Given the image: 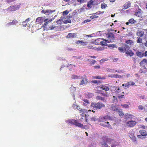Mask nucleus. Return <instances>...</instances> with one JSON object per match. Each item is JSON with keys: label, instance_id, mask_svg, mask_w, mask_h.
Instances as JSON below:
<instances>
[{"label": "nucleus", "instance_id": "56", "mask_svg": "<svg viewBox=\"0 0 147 147\" xmlns=\"http://www.w3.org/2000/svg\"><path fill=\"white\" fill-rule=\"evenodd\" d=\"M30 20V18H28L27 19L25 20V21H24L23 22V23L24 24L25 23H28Z\"/></svg>", "mask_w": 147, "mask_h": 147}, {"label": "nucleus", "instance_id": "7", "mask_svg": "<svg viewBox=\"0 0 147 147\" xmlns=\"http://www.w3.org/2000/svg\"><path fill=\"white\" fill-rule=\"evenodd\" d=\"M129 48V46L126 44L123 45V46L120 47L118 48V50L121 53H124L125 52L127 49Z\"/></svg>", "mask_w": 147, "mask_h": 147}, {"label": "nucleus", "instance_id": "46", "mask_svg": "<svg viewBox=\"0 0 147 147\" xmlns=\"http://www.w3.org/2000/svg\"><path fill=\"white\" fill-rule=\"evenodd\" d=\"M96 61L95 60L92 59L90 60V64L91 65H92L96 63Z\"/></svg>", "mask_w": 147, "mask_h": 147}, {"label": "nucleus", "instance_id": "58", "mask_svg": "<svg viewBox=\"0 0 147 147\" xmlns=\"http://www.w3.org/2000/svg\"><path fill=\"white\" fill-rule=\"evenodd\" d=\"M140 127L143 129H146V126H145L144 125H140Z\"/></svg>", "mask_w": 147, "mask_h": 147}, {"label": "nucleus", "instance_id": "3", "mask_svg": "<svg viewBox=\"0 0 147 147\" xmlns=\"http://www.w3.org/2000/svg\"><path fill=\"white\" fill-rule=\"evenodd\" d=\"M92 106L94 108L96 109H100L105 107V105L100 101L96 103H94L92 104Z\"/></svg>", "mask_w": 147, "mask_h": 147}, {"label": "nucleus", "instance_id": "19", "mask_svg": "<svg viewBox=\"0 0 147 147\" xmlns=\"http://www.w3.org/2000/svg\"><path fill=\"white\" fill-rule=\"evenodd\" d=\"M141 66H144L146 64H147V60L146 59H144L142 60L140 63Z\"/></svg>", "mask_w": 147, "mask_h": 147}, {"label": "nucleus", "instance_id": "26", "mask_svg": "<svg viewBox=\"0 0 147 147\" xmlns=\"http://www.w3.org/2000/svg\"><path fill=\"white\" fill-rule=\"evenodd\" d=\"M93 78L94 79H106L105 77H101L100 76H93Z\"/></svg>", "mask_w": 147, "mask_h": 147}, {"label": "nucleus", "instance_id": "37", "mask_svg": "<svg viewBox=\"0 0 147 147\" xmlns=\"http://www.w3.org/2000/svg\"><path fill=\"white\" fill-rule=\"evenodd\" d=\"M107 6V5L104 3L101 4V7L102 9H105Z\"/></svg>", "mask_w": 147, "mask_h": 147}, {"label": "nucleus", "instance_id": "8", "mask_svg": "<svg viewBox=\"0 0 147 147\" xmlns=\"http://www.w3.org/2000/svg\"><path fill=\"white\" fill-rule=\"evenodd\" d=\"M136 124V122L135 121H128L126 123L127 126L130 127H134Z\"/></svg>", "mask_w": 147, "mask_h": 147}, {"label": "nucleus", "instance_id": "44", "mask_svg": "<svg viewBox=\"0 0 147 147\" xmlns=\"http://www.w3.org/2000/svg\"><path fill=\"white\" fill-rule=\"evenodd\" d=\"M87 42H84L82 40V42H81V45L83 46H85L86 45L88 44Z\"/></svg>", "mask_w": 147, "mask_h": 147}, {"label": "nucleus", "instance_id": "24", "mask_svg": "<svg viewBox=\"0 0 147 147\" xmlns=\"http://www.w3.org/2000/svg\"><path fill=\"white\" fill-rule=\"evenodd\" d=\"M111 109L113 111H118L119 110V109L116 107V105L112 104L111 106Z\"/></svg>", "mask_w": 147, "mask_h": 147}, {"label": "nucleus", "instance_id": "63", "mask_svg": "<svg viewBox=\"0 0 147 147\" xmlns=\"http://www.w3.org/2000/svg\"><path fill=\"white\" fill-rule=\"evenodd\" d=\"M15 0H7V2L8 3H10L14 1Z\"/></svg>", "mask_w": 147, "mask_h": 147}, {"label": "nucleus", "instance_id": "16", "mask_svg": "<svg viewBox=\"0 0 147 147\" xmlns=\"http://www.w3.org/2000/svg\"><path fill=\"white\" fill-rule=\"evenodd\" d=\"M136 20H134L133 18H131L129 20L128 22H126V24L127 25H128L129 24H130L132 25L136 23Z\"/></svg>", "mask_w": 147, "mask_h": 147}, {"label": "nucleus", "instance_id": "34", "mask_svg": "<svg viewBox=\"0 0 147 147\" xmlns=\"http://www.w3.org/2000/svg\"><path fill=\"white\" fill-rule=\"evenodd\" d=\"M137 42L138 43H141L142 42V39L141 38L139 37H137Z\"/></svg>", "mask_w": 147, "mask_h": 147}, {"label": "nucleus", "instance_id": "49", "mask_svg": "<svg viewBox=\"0 0 147 147\" xmlns=\"http://www.w3.org/2000/svg\"><path fill=\"white\" fill-rule=\"evenodd\" d=\"M135 15L136 16H137L138 17H140L141 16V13H140L136 11V12L135 13Z\"/></svg>", "mask_w": 147, "mask_h": 147}, {"label": "nucleus", "instance_id": "36", "mask_svg": "<svg viewBox=\"0 0 147 147\" xmlns=\"http://www.w3.org/2000/svg\"><path fill=\"white\" fill-rule=\"evenodd\" d=\"M127 83L129 84V87H130L131 86H136V85H135V84L134 82H132L131 81L127 82Z\"/></svg>", "mask_w": 147, "mask_h": 147}, {"label": "nucleus", "instance_id": "15", "mask_svg": "<svg viewBox=\"0 0 147 147\" xmlns=\"http://www.w3.org/2000/svg\"><path fill=\"white\" fill-rule=\"evenodd\" d=\"M52 21V19L49 20L48 19H45L44 21L45 23L42 24V27H45L49 23L51 22Z\"/></svg>", "mask_w": 147, "mask_h": 147}, {"label": "nucleus", "instance_id": "57", "mask_svg": "<svg viewBox=\"0 0 147 147\" xmlns=\"http://www.w3.org/2000/svg\"><path fill=\"white\" fill-rule=\"evenodd\" d=\"M82 114H81V116L82 117L81 119H83V118H82L83 117H84V116H85V115H86V114H84V113H83V112L82 113Z\"/></svg>", "mask_w": 147, "mask_h": 147}, {"label": "nucleus", "instance_id": "48", "mask_svg": "<svg viewBox=\"0 0 147 147\" xmlns=\"http://www.w3.org/2000/svg\"><path fill=\"white\" fill-rule=\"evenodd\" d=\"M87 48H88V49H93L94 48V47H93V46L91 45H90L88 46L87 47Z\"/></svg>", "mask_w": 147, "mask_h": 147}, {"label": "nucleus", "instance_id": "28", "mask_svg": "<svg viewBox=\"0 0 147 147\" xmlns=\"http://www.w3.org/2000/svg\"><path fill=\"white\" fill-rule=\"evenodd\" d=\"M108 47H109L111 49H113L114 48H117V45L114 44H109L108 46Z\"/></svg>", "mask_w": 147, "mask_h": 147}, {"label": "nucleus", "instance_id": "53", "mask_svg": "<svg viewBox=\"0 0 147 147\" xmlns=\"http://www.w3.org/2000/svg\"><path fill=\"white\" fill-rule=\"evenodd\" d=\"M118 97L119 99L125 98V97H124V95H119Z\"/></svg>", "mask_w": 147, "mask_h": 147}, {"label": "nucleus", "instance_id": "43", "mask_svg": "<svg viewBox=\"0 0 147 147\" xmlns=\"http://www.w3.org/2000/svg\"><path fill=\"white\" fill-rule=\"evenodd\" d=\"M91 121H99V119H97L96 117H93L91 119Z\"/></svg>", "mask_w": 147, "mask_h": 147}, {"label": "nucleus", "instance_id": "10", "mask_svg": "<svg viewBox=\"0 0 147 147\" xmlns=\"http://www.w3.org/2000/svg\"><path fill=\"white\" fill-rule=\"evenodd\" d=\"M45 19L43 17H39L36 19V22L37 24H41L44 22Z\"/></svg>", "mask_w": 147, "mask_h": 147}, {"label": "nucleus", "instance_id": "9", "mask_svg": "<svg viewBox=\"0 0 147 147\" xmlns=\"http://www.w3.org/2000/svg\"><path fill=\"white\" fill-rule=\"evenodd\" d=\"M19 5H11L8 8L9 11H14L18 9L19 8Z\"/></svg>", "mask_w": 147, "mask_h": 147}, {"label": "nucleus", "instance_id": "59", "mask_svg": "<svg viewBox=\"0 0 147 147\" xmlns=\"http://www.w3.org/2000/svg\"><path fill=\"white\" fill-rule=\"evenodd\" d=\"M139 109L140 110H142L143 109V107L142 105H140L138 107Z\"/></svg>", "mask_w": 147, "mask_h": 147}, {"label": "nucleus", "instance_id": "51", "mask_svg": "<svg viewBox=\"0 0 147 147\" xmlns=\"http://www.w3.org/2000/svg\"><path fill=\"white\" fill-rule=\"evenodd\" d=\"M69 11L67 10H65L63 12V15H66L69 13Z\"/></svg>", "mask_w": 147, "mask_h": 147}, {"label": "nucleus", "instance_id": "31", "mask_svg": "<svg viewBox=\"0 0 147 147\" xmlns=\"http://www.w3.org/2000/svg\"><path fill=\"white\" fill-rule=\"evenodd\" d=\"M71 78L72 79H80V77L76 75H73Z\"/></svg>", "mask_w": 147, "mask_h": 147}, {"label": "nucleus", "instance_id": "54", "mask_svg": "<svg viewBox=\"0 0 147 147\" xmlns=\"http://www.w3.org/2000/svg\"><path fill=\"white\" fill-rule=\"evenodd\" d=\"M45 11L46 12V14L47 13H49L50 14V13H52L53 12V11L49 9L45 10Z\"/></svg>", "mask_w": 147, "mask_h": 147}, {"label": "nucleus", "instance_id": "45", "mask_svg": "<svg viewBox=\"0 0 147 147\" xmlns=\"http://www.w3.org/2000/svg\"><path fill=\"white\" fill-rule=\"evenodd\" d=\"M63 22L65 24H66L68 23H71V21L70 20H64Z\"/></svg>", "mask_w": 147, "mask_h": 147}, {"label": "nucleus", "instance_id": "52", "mask_svg": "<svg viewBox=\"0 0 147 147\" xmlns=\"http://www.w3.org/2000/svg\"><path fill=\"white\" fill-rule=\"evenodd\" d=\"M121 105L123 107L125 108H128L129 107V105L127 104H125L122 105Z\"/></svg>", "mask_w": 147, "mask_h": 147}, {"label": "nucleus", "instance_id": "11", "mask_svg": "<svg viewBox=\"0 0 147 147\" xmlns=\"http://www.w3.org/2000/svg\"><path fill=\"white\" fill-rule=\"evenodd\" d=\"M139 133L141 135H138L137 136L138 138H140L141 136H146L147 135L146 131L144 130H141L139 131Z\"/></svg>", "mask_w": 147, "mask_h": 147}, {"label": "nucleus", "instance_id": "40", "mask_svg": "<svg viewBox=\"0 0 147 147\" xmlns=\"http://www.w3.org/2000/svg\"><path fill=\"white\" fill-rule=\"evenodd\" d=\"M112 77L114 78H122L121 76L117 74H113Z\"/></svg>", "mask_w": 147, "mask_h": 147}, {"label": "nucleus", "instance_id": "60", "mask_svg": "<svg viewBox=\"0 0 147 147\" xmlns=\"http://www.w3.org/2000/svg\"><path fill=\"white\" fill-rule=\"evenodd\" d=\"M100 67V66L99 65H96L94 66V69H99Z\"/></svg>", "mask_w": 147, "mask_h": 147}, {"label": "nucleus", "instance_id": "32", "mask_svg": "<svg viewBox=\"0 0 147 147\" xmlns=\"http://www.w3.org/2000/svg\"><path fill=\"white\" fill-rule=\"evenodd\" d=\"M93 3V1L92 0H90L87 4V7H92Z\"/></svg>", "mask_w": 147, "mask_h": 147}, {"label": "nucleus", "instance_id": "39", "mask_svg": "<svg viewBox=\"0 0 147 147\" xmlns=\"http://www.w3.org/2000/svg\"><path fill=\"white\" fill-rule=\"evenodd\" d=\"M125 117L126 119H127L129 118H131L132 117V115L130 114L127 113L125 115Z\"/></svg>", "mask_w": 147, "mask_h": 147}, {"label": "nucleus", "instance_id": "47", "mask_svg": "<svg viewBox=\"0 0 147 147\" xmlns=\"http://www.w3.org/2000/svg\"><path fill=\"white\" fill-rule=\"evenodd\" d=\"M108 60L107 58L102 59L100 61V63H103L104 61H107Z\"/></svg>", "mask_w": 147, "mask_h": 147}, {"label": "nucleus", "instance_id": "42", "mask_svg": "<svg viewBox=\"0 0 147 147\" xmlns=\"http://www.w3.org/2000/svg\"><path fill=\"white\" fill-rule=\"evenodd\" d=\"M129 84L127 83V82L126 84H123L122 85V86H125V88H128L129 87Z\"/></svg>", "mask_w": 147, "mask_h": 147}, {"label": "nucleus", "instance_id": "35", "mask_svg": "<svg viewBox=\"0 0 147 147\" xmlns=\"http://www.w3.org/2000/svg\"><path fill=\"white\" fill-rule=\"evenodd\" d=\"M78 110L79 111V112L80 113H81L83 112V113H87V111L85 109H82L81 108H80V109H79Z\"/></svg>", "mask_w": 147, "mask_h": 147}, {"label": "nucleus", "instance_id": "38", "mask_svg": "<svg viewBox=\"0 0 147 147\" xmlns=\"http://www.w3.org/2000/svg\"><path fill=\"white\" fill-rule=\"evenodd\" d=\"M73 107L74 109H77L78 110L80 109V106H78L77 105H76V104H73Z\"/></svg>", "mask_w": 147, "mask_h": 147}, {"label": "nucleus", "instance_id": "61", "mask_svg": "<svg viewBox=\"0 0 147 147\" xmlns=\"http://www.w3.org/2000/svg\"><path fill=\"white\" fill-rule=\"evenodd\" d=\"M87 104H89L90 102H89V100L87 99H85L83 100Z\"/></svg>", "mask_w": 147, "mask_h": 147}, {"label": "nucleus", "instance_id": "6", "mask_svg": "<svg viewBox=\"0 0 147 147\" xmlns=\"http://www.w3.org/2000/svg\"><path fill=\"white\" fill-rule=\"evenodd\" d=\"M81 79L82 80L81 81L80 83V86L82 85H86L88 83V79L85 75L83 77H82Z\"/></svg>", "mask_w": 147, "mask_h": 147}, {"label": "nucleus", "instance_id": "22", "mask_svg": "<svg viewBox=\"0 0 147 147\" xmlns=\"http://www.w3.org/2000/svg\"><path fill=\"white\" fill-rule=\"evenodd\" d=\"M109 118V116L108 115L104 117H101L99 119V121H103L105 120H107Z\"/></svg>", "mask_w": 147, "mask_h": 147}, {"label": "nucleus", "instance_id": "12", "mask_svg": "<svg viewBox=\"0 0 147 147\" xmlns=\"http://www.w3.org/2000/svg\"><path fill=\"white\" fill-rule=\"evenodd\" d=\"M128 136L134 142H136V137L134 136L133 133L132 132H129L128 133Z\"/></svg>", "mask_w": 147, "mask_h": 147}, {"label": "nucleus", "instance_id": "20", "mask_svg": "<svg viewBox=\"0 0 147 147\" xmlns=\"http://www.w3.org/2000/svg\"><path fill=\"white\" fill-rule=\"evenodd\" d=\"M96 98L98 100L102 101L105 102H106L105 99L104 97H102L100 96H97Z\"/></svg>", "mask_w": 147, "mask_h": 147}, {"label": "nucleus", "instance_id": "29", "mask_svg": "<svg viewBox=\"0 0 147 147\" xmlns=\"http://www.w3.org/2000/svg\"><path fill=\"white\" fill-rule=\"evenodd\" d=\"M142 52L138 51L136 52V55L139 57L142 58Z\"/></svg>", "mask_w": 147, "mask_h": 147}, {"label": "nucleus", "instance_id": "25", "mask_svg": "<svg viewBox=\"0 0 147 147\" xmlns=\"http://www.w3.org/2000/svg\"><path fill=\"white\" fill-rule=\"evenodd\" d=\"M114 88H115V91L114 92H113L114 93L116 94H118L121 92L119 87L115 88V87H114Z\"/></svg>", "mask_w": 147, "mask_h": 147}, {"label": "nucleus", "instance_id": "13", "mask_svg": "<svg viewBox=\"0 0 147 147\" xmlns=\"http://www.w3.org/2000/svg\"><path fill=\"white\" fill-rule=\"evenodd\" d=\"M100 125L101 126H103L104 127H107L109 128L112 129V127L111 125L109 124V123L108 122H105V124H103L102 123H100Z\"/></svg>", "mask_w": 147, "mask_h": 147}, {"label": "nucleus", "instance_id": "23", "mask_svg": "<svg viewBox=\"0 0 147 147\" xmlns=\"http://www.w3.org/2000/svg\"><path fill=\"white\" fill-rule=\"evenodd\" d=\"M144 34V32L142 31H138L136 33L137 36H140V37H142Z\"/></svg>", "mask_w": 147, "mask_h": 147}, {"label": "nucleus", "instance_id": "4", "mask_svg": "<svg viewBox=\"0 0 147 147\" xmlns=\"http://www.w3.org/2000/svg\"><path fill=\"white\" fill-rule=\"evenodd\" d=\"M106 37L107 38V40L103 39V40L106 41L108 43L113 42L114 39V34L111 32L108 33L106 34Z\"/></svg>", "mask_w": 147, "mask_h": 147}, {"label": "nucleus", "instance_id": "18", "mask_svg": "<svg viewBox=\"0 0 147 147\" xmlns=\"http://www.w3.org/2000/svg\"><path fill=\"white\" fill-rule=\"evenodd\" d=\"M76 36V34L70 33H68V35L66 36V37L68 38H75Z\"/></svg>", "mask_w": 147, "mask_h": 147}, {"label": "nucleus", "instance_id": "41", "mask_svg": "<svg viewBox=\"0 0 147 147\" xmlns=\"http://www.w3.org/2000/svg\"><path fill=\"white\" fill-rule=\"evenodd\" d=\"M119 113V114L120 117L123 116H124V113L122 111H120L119 110L118 111Z\"/></svg>", "mask_w": 147, "mask_h": 147}, {"label": "nucleus", "instance_id": "5", "mask_svg": "<svg viewBox=\"0 0 147 147\" xmlns=\"http://www.w3.org/2000/svg\"><path fill=\"white\" fill-rule=\"evenodd\" d=\"M100 40H103V39H102L101 38H100L97 39L94 41V43L95 45H99L100 44L101 45L105 46H107V44L106 43L107 42L105 41H104V40H103L104 41H100V42H99L98 41H100Z\"/></svg>", "mask_w": 147, "mask_h": 147}, {"label": "nucleus", "instance_id": "1", "mask_svg": "<svg viewBox=\"0 0 147 147\" xmlns=\"http://www.w3.org/2000/svg\"><path fill=\"white\" fill-rule=\"evenodd\" d=\"M102 141L100 142L101 146L102 147H108V145L107 143L109 144H111L112 142H114L113 139L107 138L106 136L102 137Z\"/></svg>", "mask_w": 147, "mask_h": 147}, {"label": "nucleus", "instance_id": "17", "mask_svg": "<svg viewBox=\"0 0 147 147\" xmlns=\"http://www.w3.org/2000/svg\"><path fill=\"white\" fill-rule=\"evenodd\" d=\"M100 88L102 90L106 91H109V87L103 84H101L100 86Z\"/></svg>", "mask_w": 147, "mask_h": 147}, {"label": "nucleus", "instance_id": "27", "mask_svg": "<svg viewBox=\"0 0 147 147\" xmlns=\"http://www.w3.org/2000/svg\"><path fill=\"white\" fill-rule=\"evenodd\" d=\"M18 22V21L16 20H13L11 22L9 23L8 24L10 25H16Z\"/></svg>", "mask_w": 147, "mask_h": 147}, {"label": "nucleus", "instance_id": "33", "mask_svg": "<svg viewBox=\"0 0 147 147\" xmlns=\"http://www.w3.org/2000/svg\"><path fill=\"white\" fill-rule=\"evenodd\" d=\"M111 71H110L113 72H115V71H115V72H117L119 73H123L122 70L120 69H117V70H113V69H110Z\"/></svg>", "mask_w": 147, "mask_h": 147}, {"label": "nucleus", "instance_id": "64", "mask_svg": "<svg viewBox=\"0 0 147 147\" xmlns=\"http://www.w3.org/2000/svg\"><path fill=\"white\" fill-rule=\"evenodd\" d=\"M90 20L87 19V20H84V23H85L89 22H90Z\"/></svg>", "mask_w": 147, "mask_h": 147}, {"label": "nucleus", "instance_id": "21", "mask_svg": "<svg viewBox=\"0 0 147 147\" xmlns=\"http://www.w3.org/2000/svg\"><path fill=\"white\" fill-rule=\"evenodd\" d=\"M131 6V3L129 1H128L125 3L123 6L124 9H126L128 8Z\"/></svg>", "mask_w": 147, "mask_h": 147}, {"label": "nucleus", "instance_id": "14", "mask_svg": "<svg viewBox=\"0 0 147 147\" xmlns=\"http://www.w3.org/2000/svg\"><path fill=\"white\" fill-rule=\"evenodd\" d=\"M125 53L127 55H129L131 57L134 55V53L130 49V48L127 49L125 51Z\"/></svg>", "mask_w": 147, "mask_h": 147}, {"label": "nucleus", "instance_id": "30", "mask_svg": "<svg viewBox=\"0 0 147 147\" xmlns=\"http://www.w3.org/2000/svg\"><path fill=\"white\" fill-rule=\"evenodd\" d=\"M125 42L128 44L131 45L134 42L132 40H125Z\"/></svg>", "mask_w": 147, "mask_h": 147}, {"label": "nucleus", "instance_id": "62", "mask_svg": "<svg viewBox=\"0 0 147 147\" xmlns=\"http://www.w3.org/2000/svg\"><path fill=\"white\" fill-rule=\"evenodd\" d=\"M98 17V16H91V18L92 19L96 18Z\"/></svg>", "mask_w": 147, "mask_h": 147}, {"label": "nucleus", "instance_id": "2", "mask_svg": "<svg viewBox=\"0 0 147 147\" xmlns=\"http://www.w3.org/2000/svg\"><path fill=\"white\" fill-rule=\"evenodd\" d=\"M68 122L71 124L75 125L76 126L81 127L82 129H85V126L81 123H78L77 120L72 119L68 121Z\"/></svg>", "mask_w": 147, "mask_h": 147}, {"label": "nucleus", "instance_id": "50", "mask_svg": "<svg viewBox=\"0 0 147 147\" xmlns=\"http://www.w3.org/2000/svg\"><path fill=\"white\" fill-rule=\"evenodd\" d=\"M142 57H146L147 56V51H146L144 52H142Z\"/></svg>", "mask_w": 147, "mask_h": 147}, {"label": "nucleus", "instance_id": "55", "mask_svg": "<svg viewBox=\"0 0 147 147\" xmlns=\"http://www.w3.org/2000/svg\"><path fill=\"white\" fill-rule=\"evenodd\" d=\"M101 94L104 97H108L109 96V95L106 93H101Z\"/></svg>", "mask_w": 147, "mask_h": 147}]
</instances>
